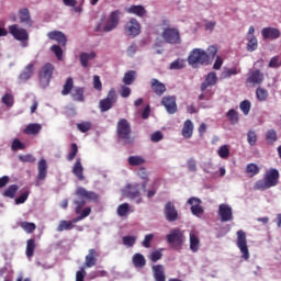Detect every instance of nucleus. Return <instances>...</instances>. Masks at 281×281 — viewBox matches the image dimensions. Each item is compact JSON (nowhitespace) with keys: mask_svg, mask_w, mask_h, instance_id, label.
<instances>
[{"mask_svg":"<svg viewBox=\"0 0 281 281\" xmlns=\"http://www.w3.org/2000/svg\"><path fill=\"white\" fill-rule=\"evenodd\" d=\"M150 139L154 142V144H157L164 139V133H161V131L154 132L150 136Z\"/></svg>","mask_w":281,"mask_h":281,"instance_id":"obj_61","label":"nucleus"},{"mask_svg":"<svg viewBox=\"0 0 281 281\" xmlns=\"http://www.w3.org/2000/svg\"><path fill=\"white\" fill-rule=\"evenodd\" d=\"M131 123H128V120L126 119H121L117 122L116 125V135L119 139H123L125 144H131L133 142V138H131Z\"/></svg>","mask_w":281,"mask_h":281,"instance_id":"obj_4","label":"nucleus"},{"mask_svg":"<svg viewBox=\"0 0 281 281\" xmlns=\"http://www.w3.org/2000/svg\"><path fill=\"white\" fill-rule=\"evenodd\" d=\"M188 63L191 67L210 65V55L202 48H193L188 56Z\"/></svg>","mask_w":281,"mask_h":281,"instance_id":"obj_3","label":"nucleus"},{"mask_svg":"<svg viewBox=\"0 0 281 281\" xmlns=\"http://www.w3.org/2000/svg\"><path fill=\"white\" fill-rule=\"evenodd\" d=\"M93 58H95V53L94 52L81 53L80 56H79L81 67H83V69H87V67H89V60H93Z\"/></svg>","mask_w":281,"mask_h":281,"instance_id":"obj_30","label":"nucleus"},{"mask_svg":"<svg viewBox=\"0 0 281 281\" xmlns=\"http://www.w3.org/2000/svg\"><path fill=\"white\" fill-rule=\"evenodd\" d=\"M246 172L249 175V177H256L260 172V168L258 165L251 162L246 166Z\"/></svg>","mask_w":281,"mask_h":281,"instance_id":"obj_44","label":"nucleus"},{"mask_svg":"<svg viewBox=\"0 0 281 281\" xmlns=\"http://www.w3.org/2000/svg\"><path fill=\"white\" fill-rule=\"evenodd\" d=\"M239 108L244 115H249V111H251V102H249V100H245L239 104Z\"/></svg>","mask_w":281,"mask_h":281,"instance_id":"obj_52","label":"nucleus"},{"mask_svg":"<svg viewBox=\"0 0 281 281\" xmlns=\"http://www.w3.org/2000/svg\"><path fill=\"white\" fill-rule=\"evenodd\" d=\"M71 98L75 102H85V88H75L71 92Z\"/></svg>","mask_w":281,"mask_h":281,"instance_id":"obj_33","label":"nucleus"},{"mask_svg":"<svg viewBox=\"0 0 281 281\" xmlns=\"http://www.w3.org/2000/svg\"><path fill=\"white\" fill-rule=\"evenodd\" d=\"M161 184V180H156L151 187V190L147 191V199H153L157 194V188Z\"/></svg>","mask_w":281,"mask_h":281,"instance_id":"obj_53","label":"nucleus"},{"mask_svg":"<svg viewBox=\"0 0 281 281\" xmlns=\"http://www.w3.org/2000/svg\"><path fill=\"white\" fill-rule=\"evenodd\" d=\"M132 262L137 269L146 267V258L142 254H135L132 258Z\"/></svg>","mask_w":281,"mask_h":281,"instance_id":"obj_32","label":"nucleus"},{"mask_svg":"<svg viewBox=\"0 0 281 281\" xmlns=\"http://www.w3.org/2000/svg\"><path fill=\"white\" fill-rule=\"evenodd\" d=\"M43 131V125L38 123H30L26 125V127L23 130L24 135H38Z\"/></svg>","mask_w":281,"mask_h":281,"instance_id":"obj_28","label":"nucleus"},{"mask_svg":"<svg viewBox=\"0 0 281 281\" xmlns=\"http://www.w3.org/2000/svg\"><path fill=\"white\" fill-rule=\"evenodd\" d=\"M100 252L98 250L91 248L88 250V255L86 256L85 267L87 269H91V267H95L98 265V258Z\"/></svg>","mask_w":281,"mask_h":281,"instance_id":"obj_14","label":"nucleus"},{"mask_svg":"<svg viewBox=\"0 0 281 281\" xmlns=\"http://www.w3.org/2000/svg\"><path fill=\"white\" fill-rule=\"evenodd\" d=\"M119 216H126L128 214V203H123L117 207Z\"/></svg>","mask_w":281,"mask_h":281,"instance_id":"obj_60","label":"nucleus"},{"mask_svg":"<svg viewBox=\"0 0 281 281\" xmlns=\"http://www.w3.org/2000/svg\"><path fill=\"white\" fill-rule=\"evenodd\" d=\"M201 245V240L194 233H190V249L193 251V254H196L199 251V247Z\"/></svg>","mask_w":281,"mask_h":281,"instance_id":"obj_34","label":"nucleus"},{"mask_svg":"<svg viewBox=\"0 0 281 281\" xmlns=\"http://www.w3.org/2000/svg\"><path fill=\"white\" fill-rule=\"evenodd\" d=\"M153 276L155 281H166V268L161 265L151 267Z\"/></svg>","mask_w":281,"mask_h":281,"instance_id":"obj_23","label":"nucleus"},{"mask_svg":"<svg viewBox=\"0 0 281 281\" xmlns=\"http://www.w3.org/2000/svg\"><path fill=\"white\" fill-rule=\"evenodd\" d=\"M218 82V77H216V72L211 71L206 77L204 82L201 85V91H205L207 87H214Z\"/></svg>","mask_w":281,"mask_h":281,"instance_id":"obj_24","label":"nucleus"},{"mask_svg":"<svg viewBox=\"0 0 281 281\" xmlns=\"http://www.w3.org/2000/svg\"><path fill=\"white\" fill-rule=\"evenodd\" d=\"M124 32L127 36L135 38V36H139V34H142V24H139L137 19L132 18L128 22H126Z\"/></svg>","mask_w":281,"mask_h":281,"instance_id":"obj_8","label":"nucleus"},{"mask_svg":"<svg viewBox=\"0 0 281 281\" xmlns=\"http://www.w3.org/2000/svg\"><path fill=\"white\" fill-rule=\"evenodd\" d=\"M126 12L128 14H135L136 16H144L146 14V9L144 5H131L130 8L126 9Z\"/></svg>","mask_w":281,"mask_h":281,"instance_id":"obj_31","label":"nucleus"},{"mask_svg":"<svg viewBox=\"0 0 281 281\" xmlns=\"http://www.w3.org/2000/svg\"><path fill=\"white\" fill-rule=\"evenodd\" d=\"M256 49H258V40L256 38V36L251 35L248 40L247 50L256 52Z\"/></svg>","mask_w":281,"mask_h":281,"instance_id":"obj_48","label":"nucleus"},{"mask_svg":"<svg viewBox=\"0 0 281 281\" xmlns=\"http://www.w3.org/2000/svg\"><path fill=\"white\" fill-rule=\"evenodd\" d=\"M50 52H53V54H55V56L58 60H63V48L60 47V45H53L50 47Z\"/></svg>","mask_w":281,"mask_h":281,"instance_id":"obj_55","label":"nucleus"},{"mask_svg":"<svg viewBox=\"0 0 281 281\" xmlns=\"http://www.w3.org/2000/svg\"><path fill=\"white\" fill-rule=\"evenodd\" d=\"M47 36L50 41H56V43L63 45V47L67 45V36H65V33L60 31H52L47 34Z\"/></svg>","mask_w":281,"mask_h":281,"instance_id":"obj_21","label":"nucleus"},{"mask_svg":"<svg viewBox=\"0 0 281 281\" xmlns=\"http://www.w3.org/2000/svg\"><path fill=\"white\" fill-rule=\"evenodd\" d=\"M247 142L249 146H256L258 142V134L256 133V131L250 130L247 132Z\"/></svg>","mask_w":281,"mask_h":281,"instance_id":"obj_46","label":"nucleus"},{"mask_svg":"<svg viewBox=\"0 0 281 281\" xmlns=\"http://www.w3.org/2000/svg\"><path fill=\"white\" fill-rule=\"evenodd\" d=\"M261 36L265 38V41H267V38L276 41V38H280V30L276 27H263L261 31Z\"/></svg>","mask_w":281,"mask_h":281,"instance_id":"obj_20","label":"nucleus"},{"mask_svg":"<svg viewBox=\"0 0 281 281\" xmlns=\"http://www.w3.org/2000/svg\"><path fill=\"white\" fill-rule=\"evenodd\" d=\"M280 180V172L278 169H270L266 172L263 179L256 181L254 186V190H259L260 192H265V190H269L270 188H276L278 186V181Z\"/></svg>","mask_w":281,"mask_h":281,"instance_id":"obj_2","label":"nucleus"},{"mask_svg":"<svg viewBox=\"0 0 281 281\" xmlns=\"http://www.w3.org/2000/svg\"><path fill=\"white\" fill-rule=\"evenodd\" d=\"M281 66V61H280V57L279 56H274L270 59L269 61V67L271 69H278V67Z\"/></svg>","mask_w":281,"mask_h":281,"instance_id":"obj_62","label":"nucleus"},{"mask_svg":"<svg viewBox=\"0 0 281 281\" xmlns=\"http://www.w3.org/2000/svg\"><path fill=\"white\" fill-rule=\"evenodd\" d=\"M9 32L15 41H27L30 35L27 34V30L19 27V24H13L9 26Z\"/></svg>","mask_w":281,"mask_h":281,"instance_id":"obj_11","label":"nucleus"},{"mask_svg":"<svg viewBox=\"0 0 281 281\" xmlns=\"http://www.w3.org/2000/svg\"><path fill=\"white\" fill-rule=\"evenodd\" d=\"M120 10L112 11L104 25L102 26V24H99L97 26V32H112V30H115L117 23H120Z\"/></svg>","mask_w":281,"mask_h":281,"instance_id":"obj_5","label":"nucleus"},{"mask_svg":"<svg viewBox=\"0 0 281 281\" xmlns=\"http://www.w3.org/2000/svg\"><path fill=\"white\" fill-rule=\"evenodd\" d=\"M217 155H218V157H221V159H228L229 158V147L227 145L221 146L220 149L217 150Z\"/></svg>","mask_w":281,"mask_h":281,"instance_id":"obj_49","label":"nucleus"},{"mask_svg":"<svg viewBox=\"0 0 281 281\" xmlns=\"http://www.w3.org/2000/svg\"><path fill=\"white\" fill-rule=\"evenodd\" d=\"M75 194L77 196V200L74 201V204L76 205L75 213L79 214V216L72 218L70 223H80V221H85L89 214H91V206H88L82 210L85 205H87V201L89 203H100V194L88 191L83 187H78L75 191Z\"/></svg>","mask_w":281,"mask_h":281,"instance_id":"obj_1","label":"nucleus"},{"mask_svg":"<svg viewBox=\"0 0 281 281\" xmlns=\"http://www.w3.org/2000/svg\"><path fill=\"white\" fill-rule=\"evenodd\" d=\"M56 68L54 67V64L46 63L41 69H40V80H44V82H47L49 85V81L54 77V70Z\"/></svg>","mask_w":281,"mask_h":281,"instance_id":"obj_10","label":"nucleus"},{"mask_svg":"<svg viewBox=\"0 0 281 281\" xmlns=\"http://www.w3.org/2000/svg\"><path fill=\"white\" fill-rule=\"evenodd\" d=\"M77 128L80 131V133H89V130L91 128V122L78 123Z\"/></svg>","mask_w":281,"mask_h":281,"instance_id":"obj_56","label":"nucleus"},{"mask_svg":"<svg viewBox=\"0 0 281 281\" xmlns=\"http://www.w3.org/2000/svg\"><path fill=\"white\" fill-rule=\"evenodd\" d=\"M126 196L127 199L135 200L136 204L139 205L142 203V186L139 183L127 184L126 187Z\"/></svg>","mask_w":281,"mask_h":281,"instance_id":"obj_9","label":"nucleus"},{"mask_svg":"<svg viewBox=\"0 0 281 281\" xmlns=\"http://www.w3.org/2000/svg\"><path fill=\"white\" fill-rule=\"evenodd\" d=\"M11 148L12 150H25V145L19 138H15L12 142Z\"/></svg>","mask_w":281,"mask_h":281,"instance_id":"obj_58","label":"nucleus"},{"mask_svg":"<svg viewBox=\"0 0 281 281\" xmlns=\"http://www.w3.org/2000/svg\"><path fill=\"white\" fill-rule=\"evenodd\" d=\"M138 177H140V179L145 180L142 183V190H143V192H146V186H148V171H146V168H140L138 170Z\"/></svg>","mask_w":281,"mask_h":281,"instance_id":"obj_45","label":"nucleus"},{"mask_svg":"<svg viewBox=\"0 0 281 281\" xmlns=\"http://www.w3.org/2000/svg\"><path fill=\"white\" fill-rule=\"evenodd\" d=\"M127 161L130 166H142L146 162L142 156H130Z\"/></svg>","mask_w":281,"mask_h":281,"instance_id":"obj_47","label":"nucleus"},{"mask_svg":"<svg viewBox=\"0 0 281 281\" xmlns=\"http://www.w3.org/2000/svg\"><path fill=\"white\" fill-rule=\"evenodd\" d=\"M121 98H128L131 95V88L126 86L125 83L121 86L120 90Z\"/></svg>","mask_w":281,"mask_h":281,"instance_id":"obj_63","label":"nucleus"},{"mask_svg":"<svg viewBox=\"0 0 281 281\" xmlns=\"http://www.w3.org/2000/svg\"><path fill=\"white\" fill-rule=\"evenodd\" d=\"M218 214L222 223H229L234 218L232 206L229 204H221L218 207Z\"/></svg>","mask_w":281,"mask_h":281,"instance_id":"obj_13","label":"nucleus"},{"mask_svg":"<svg viewBox=\"0 0 281 281\" xmlns=\"http://www.w3.org/2000/svg\"><path fill=\"white\" fill-rule=\"evenodd\" d=\"M135 78H137V71L130 70L124 74L123 83H125L126 86H131L133 85V82H135Z\"/></svg>","mask_w":281,"mask_h":281,"instance_id":"obj_37","label":"nucleus"},{"mask_svg":"<svg viewBox=\"0 0 281 281\" xmlns=\"http://www.w3.org/2000/svg\"><path fill=\"white\" fill-rule=\"evenodd\" d=\"M189 205H191V214L193 216H198V218H201L202 214H204L203 206L201 205L203 202L199 198H190L188 200Z\"/></svg>","mask_w":281,"mask_h":281,"instance_id":"obj_12","label":"nucleus"},{"mask_svg":"<svg viewBox=\"0 0 281 281\" xmlns=\"http://www.w3.org/2000/svg\"><path fill=\"white\" fill-rule=\"evenodd\" d=\"M237 74H240V70H238L237 67H233V68H225L223 70V72L221 74V78L223 80L227 79V78H232V76H237Z\"/></svg>","mask_w":281,"mask_h":281,"instance_id":"obj_40","label":"nucleus"},{"mask_svg":"<svg viewBox=\"0 0 281 281\" xmlns=\"http://www.w3.org/2000/svg\"><path fill=\"white\" fill-rule=\"evenodd\" d=\"M115 102H117V93L115 92V89L112 88L109 90L106 98L99 101V109L101 113L111 111V108L115 105Z\"/></svg>","mask_w":281,"mask_h":281,"instance_id":"obj_6","label":"nucleus"},{"mask_svg":"<svg viewBox=\"0 0 281 281\" xmlns=\"http://www.w3.org/2000/svg\"><path fill=\"white\" fill-rule=\"evenodd\" d=\"M256 98L258 102H267L269 98V91L265 88L258 87L256 90Z\"/></svg>","mask_w":281,"mask_h":281,"instance_id":"obj_38","label":"nucleus"},{"mask_svg":"<svg viewBox=\"0 0 281 281\" xmlns=\"http://www.w3.org/2000/svg\"><path fill=\"white\" fill-rule=\"evenodd\" d=\"M2 102L5 104V106H12L14 104V97L10 93H5L2 97Z\"/></svg>","mask_w":281,"mask_h":281,"instance_id":"obj_59","label":"nucleus"},{"mask_svg":"<svg viewBox=\"0 0 281 281\" xmlns=\"http://www.w3.org/2000/svg\"><path fill=\"white\" fill-rule=\"evenodd\" d=\"M36 249V239L31 238L26 241V258H32L34 256V250Z\"/></svg>","mask_w":281,"mask_h":281,"instance_id":"obj_35","label":"nucleus"},{"mask_svg":"<svg viewBox=\"0 0 281 281\" xmlns=\"http://www.w3.org/2000/svg\"><path fill=\"white\" fill-rule=\"evenodd\" d=\"M150 87L156 95L161 97L164 93H166V85H164V82L159 81L158 79L153 78L150 80Z\"/></svg>","mask_w":281,"mask_h":281,"instance_id":"obj_22","label":"nucleus"},{"mask_svg":"<svg viewBox=\"0 0 281 281\" xmlns=\"http://www.w3.org/2000/svg\"><path fill=\"white\" fill-rule=\"evenodd\" d=\"M20 227L26 232V234H33L36 231V224L32 222H21Z\"/></svg>","mask_w":281,"mask_h":281,"instance_id":"obj_43","label":"nucleus"},{"mask_svg":"<svg viewBox=\"0 0 281 281\" xmlns=\"http://www.w3.org/2000/svg\"><path fill=\"white\" fill-rule=\"evenodd\" d=\"M18 14H19L20 23H22V25L32 27L33 22H32V18L30 16L29 9H21Z\"/></svg>","mask_w":281,"mask_h":281,"instance_id":"obj_26","label":"nucleus"},{"mask_svg":"<svg viewBox=\"0 0 281 281\" xmlns=\"http://www.w3.org/2000/svg\"><path fill=\"white\" fill-rule=\"evenodd\" d=\"M74 90V78L68 77L61 90V95H69Z\"/></svg>","mask_w":281,"mask_h":281,"instance_id":"obj_39","label":"nucleus"},{"mask_svg":"<svg viewBox=\"0 0 281 281\" xmlns=\"http://www.w3.org/2000/svg\"><path fill=\"white\" fill-rule=\"evenodd\" d=\"M93 89L97 91H102V81L100 80V76H93Z\"/></svg>","mask_w":281,"mask_h":281,"instance_id":"obj_64","label":"nucleus"},{"mask_svg":"<svg viewBox=\"0 0 281 281\" xmlns=\"http://www.w3.org/2000/svg\"><path fill=\"white\" fill-rule=\"evenodd\" d=\"M123 240V245H125V247H133V245H135V243H137V237L135 236H124L122 238Z\"/></svg>","mask_w":281,"mask_h":281,"instance_id":"obj_54","label":"nucleus"},{"mask_svg":"<svg viewBox=\"0 0 281 281\" xmlns=\"http://www.w3.org/2000/svg\"><path fill=\"white\" fill-rule=\"evenodd\" d=\"M76 155H78V144L72 143L70 145V151L67 156V160L68 161H74V159H76Z\"/></svg>","mask_w":281,"mask_h":281,"instance_id":"obj_50","label":"nucleus"},{"mask_svg":"<svg viewBox=\"0 0 281 281\" xmlns=\"http://www.w3.org/2000/svg\"><path fill=\"white\" fill-rule=\"evenodd\" d=\"M19 159L23 162V164H34V161H36V158H34L33 155L31 154H26V155H20Z\"/></svg>","mask_w":281,"mask_h":281,"instance_id":"obj_57","label":"nucleus"},{"mask_svg":"<svg viewBox=\"0 0 281 281\" xmlns=\"http://www.w3.org/2000/svg\"><path fill=\"white\" fill-rule=\"evenodd\" d=\"M237 247L240 250L241 258L249 260V247L247 246V233L240 229L237 232Z\"/></svg>","mask_w":281,"mask_h":281,"instance_id":"obj_7","label":"nucleus"},{"mask_svg":"<svg viewBox=\"0 0 281 281\" xmlns=\"http://www.w3.org/2000/svg\"><path fill=\"white\" fill-rule=\"evenodd\" d=\"M165 215L167 221H177V210H175V204H172L171 202H168L165 205Z\"/></svg>","mask_w":281,"mask_h":281,"instance_id":"obj_29","label":"nucleus"},{"mask_svg":"<svg viewBox=\"0 0 281 281\" xmlns=\"http://www.w3.org/2000/svg\"><path fill=\"white\" fill-rule=\"evenodd\" d=\"M72 175L77 177L78 181H85V168L82 167V162L80 158H78L72 167Z\"/></svg>","mask_w":281,"mask_h":281,"instance_id":"obj_25","label":"nucleus"},{"mask_svg":"<svg viewBox=\"0 0 281 281\" xmlns=\"http://www.w3.org/2000/svg\"><path fill=\"white\" fill-rule=\"evenodd\" d=\"M181 135L184 139H191L194 135V123L190 120H186L181 130Z\"/></svg>","mask_w":281,"mask_h":281,"instance_id":"obj_19","label":"nucleus"},{"mask_svg":"<svg viewBox=\"0 0 281 281\" xmlns=\"http://www.w3.org/2000/svg\"><path fill=\"white\" fill-rule=\"evenodd\" d=\"M76 226L72 224L71 221H66L63 220L59 222V225L57 227V232H65V231H71L74 229Z\"/></svg>","mask_w":281,"mask_h":281,"instance_id":"obj_42","label":"nucleus"},{"mask_svg":"<svg viewBox=\"0 0 281 281\" xmlns=\"http://www.w3.org/2000/svg\"><path fill=\"white\" fill-rule=\"evenodd\" d=\"M34 76V63H31L24 67L20 72L18 80L20 83L27 82Z\"/></svg>","mask_w":281,"mask_h":281,"instance_id":"obj_15","label":"nucleus"},{"mask_svg":"<svg viewBox=\"0 0 281 281\" xmlns=\"http://www.w3.org/2000/svg\"><path fill=\"white\" fill-rule=\"evenodd\" d=\"M266 142L269 146H273L278 142V132H276V130H268L266 133Z\"/></svg>","mask_w":281,"mask_h":281,"instance_id":"obj_36","label":"nucleus"},{"mask_svg":"<svg viewBox=\"0 0 281 281\" xmlns=\"http://www.w3.org/2000/svg\"><path fill=\"white\" fill-rule=\"evenodd\" d=\"M47 179V160L41 158L37 164V181H45Z\"/></svg>","mask_w":281,"mask_h":281,"instance_id":"obj_18","label":"nucleus"},{"mask_svg":"<svg viewBox=\"0 0 281 281\" xmlns=\"http://www.w3.org/2000/svg\"><path fill=\"white\" fill-rule=\"evenodd\" d=\"M162 38L166 43H177V30L176 29H165L162 32Z\"/></svg>","mask_w":281,"mask_h":281,"instance_id":"obj_27","label":"nucleus"},{"mask_svg":"<svg viewBox=\"0 0 281 281\" xmlns=\"http://www.w3.org/2000/svg\"><path fill=\"white\" fill-rule=\"evenodd\" d=\"M161 104L169 113H177V99L175 97H164Z\"/></svg>","mask_w":281,"mask_h":281,"instance_id":"obj_17","label":"nucleus"},{"mask_svg":"<svg viewBox=\"0 0 281 281\" xmlns=\"http://www.w3.org/2000/svg\"><path fill=\"white\" fill-rule=\"evenodd\" d=\"M226 116L228 117L229 122L232 124H238V112L234 109H231L227 113Z\"/></svg>","mask_w":281,"mask_h":281,"instance_id":"obj_51","label":"nucleus"},{"mask_svg":"<svg viewBox=\"0 0 281 281\" xmlns=\"http://www.w3.org/2000/svg\"><path fill=\"white\" fill-rule=\"evenodd\" d=\"M16 192H19V186L11 184L7 190H4L3 196H7L8 199H14V196H16Z\"/></svg>","mask_w":281,"mask_h":281,"instance_id":"obj_41","label":"nucleus"},{"mask_svg":"<svg viewBox=\"0 0 281 281\" xmlns=\"http://www.w3.org/2000/svg\"><path fill=\"white\" fill-rule=\"evenodd\" d=\"M263 80L265 74L257 69L250 72L246 79V82L247 85H262Z\"/></svg>","mask_w":281,"mask_h":281,"instance_id":"obj_16","label":"nucleus"}]
</instances>
